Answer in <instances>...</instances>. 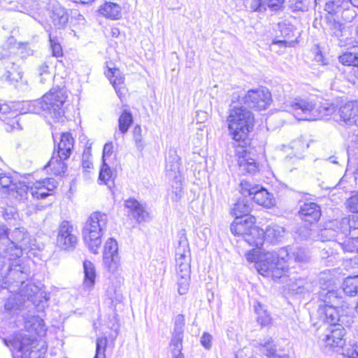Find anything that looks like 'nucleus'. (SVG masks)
Returning a JSON list of instances; mask_svg holds the SVG:
<instances>
[{"mask_svg": "<svg viewBox=\"0 0 358 358\" xmlns=\"http://www.w3.org/2000/svg\"><path fill=\"white\" fill-rule=\"evenodd\" d=\"M254 121L252 113L243 106L231 108L227 120L230 136L238 143L239 149L236 152L238 169L242 174L254 173L257 169L255 159L250 157V153L243 148L245 140L253 127Z\"/></svg>", "mask_w": 358, "mask_h": 358, "instance_id": "obj_1", "label": "nucleus"}, {"mask_svg": "<svg viewBox=\"0 0 358 358\" xmlns=\"http://www.w3.org/2000/svg\"><path fill=\"white\" fill-rule=\"evenodd\" d=\"M7 276L3 278L1 287L10 293H16L24 302L29 301L38 305L42 301L43 292L36 285L27 282L30 275L29 268L22 264H10L6 268Z\"/></svg>", "mask_w": 358, "mask_h": 358, "instance_id": "obj_2", "label": "nucleus"}, {"mask_svg": "<svg viewBox=\"0 0 358 358\" xmlns=\"http://www.w3.org/2000/svg\"><path fill=\"white\" fill-rule=\"evenodd\" d=\"M57 185L55 179L48 178L37 180L31 187H28L22 182H14L9 175L0 173V189L20 201L27 200L29 193L34 199H45L52 194Z\"/></svg>", "mask_w": 358, "mask_h": 358, "instance_id": "obj_3", "label": "nucleus"}, {"mask_svg": "<svg viewBox=\"0 0 358 358\" xmlns=\"http://www.w3.org/2000/svg\"><path fill=\"white\" fill-rule=\"evenodd\" d=\"M0 239L3 253L8 257L9 266L20 264L19 257L23 250L31 251L38 248L36 240L31 239L24 228H15L8 233L6 225L0 224Z\"/></svg>", "mask_w": 358, "mask_h": 358, "instance_id": "obj_4", "label": "nucleus"}, {"mask_svg": "<svg viewBox=\"0 0 358 358\" xmlns=\"http://www.w3.org/2000/svg\"><path fill=\"white\" fill-rule=\"evenodd\" d=\"M290 111L299 120L315 121L326 118L336 111L334 104L324 103L317 106L313 101L301 97L289 103Z\"/></svg>", "mask_w": 358, "mask_h": 358, "instance_id": "obj_5", "label": "nucleus"}, {"mask_svg": "<svg viewBox=\"0 0 358 358\" xmlns=\"http://www.w3.org/2000/svg\"><path fill=\"white\" fill-rule=\"evenodd\" d=\"M108 215L101 212H94L85 222L82 234L85 243L90 250L97 254L101 245V237L106 229Z\"/></svg>", "mask_w": 358, "mask_h": 358, "instance_id": "obj_6", "label": "nucleus"}, {"mask_svg": "<svg viewBox=\"0 0 358 358\" xmlns=\"http://www.w3.org/2000/svg\"><path fill=\"white\" fill-rule=\"evenodd\" d=\"M255 267L259 273L272 278H280L288 271V265L285 259H282L280 250L278 253L267 252L262 254Z\"/></svg>", "mask_w": 358, "mask_h": 358, "instance_id": "obj_7", "label": "nucleus"}, {"mask_svg": "<svg viewBox=\"0 0 358 358\" xmlns=\"http://www.w3.org/2000/svg\"><path fill=\"white\" fill-rule=\"evenodd\" d=\"M347 236H352V238H358L357 216L335 220L331 223L329 227L321 231V238L327 240L336 237H338V240H343Z\"/></svg>", "mask_w": 358, "mask_h": 358, "instance_id": "obj_8", "label": "nucleus"}, {"mask_svg": "<svg viewBox=\"0 0 358 358\" xmlns=\"http://www.w3.org/2000/svg\"><path fill=\"white\" fill-rule=\"evenodd\" d=\"M7 346L10 344L13 348L21 352L22 358H44L46 349L43 346L38 347L37 341L30 336L20 334L13 341L4 340Z\"/></svg>", "mask_w": 358, "mask_h": 358, "instance_id": "obj_9", "label": "nucleus"}, {"mask_svg": "<svg viewBox=\"0 0 358 358\" xmlns=\"http://www.w3.org/2000/svg\"><path fill=\"white\" fill-rule=\"evenodd\" d=\"M66 99L67 95L64 89L53 87L50 90L43 96V100L48 108V115L55 120L62 119L65 113L64 103Z\"/></svg>", "mask_w": 358, "mask_h": 358, "instance_id": "obj_10", "label": "nucleus"}, {"mask_svg": "<svg viewBox=\"0 0 358 358\" xmlns=\"http://www.w3.org/2000/svg\"><path fill=\"white\" fill-rule=\"evenodd\" d=\"M244 99L249 107L257 110L266 109L272 101L271 94L266 87L248 90Z\"/></svg>", "mask_w": 358, "mask_h": 358, "instance_id": "obj_11", "label": "nucleus"}, {"mask_svg": "<svg viewBox=\"0 0 358 358\" xmlns=\"http://www.w3.org/2000/svg\"><path fill=\"white\" fill-rule=\"evenodd\" d=\"M78 238L73 234V227L69 221H63L59 226L57 244L60 248L70 250L75 248Z\"/></svg>", "mask_w": 358, "mask_h": 358, "instance_id": "obj_12", "label": "nucleus"}, {"mask_svg": "<svg viewBox=\"0 0 358 358\" xmlns=\"http://www.w3.org/2000/svg\"><path fill=\"white\" fill-rule=\"evenodd\" d=\"M117 251V241L112 238H108L104 245L103 261L105 266L111 273L117 271L120 266Z\"/></svg>", "mask_w": 358, "mask_h": 358, "instance_id": "obj_13", "label": "nucleus"}, {"mask_svg": "<svg viewBox=\"0 0 358 358\" xmlns=\"http://www.w3.org/2000/svg\"><path fill=\"white\" fill-rule=\"evenodd\" d=\"M327 333L322 338L327 346L331 348H342L345 344L343 338L345 331L342 324L329 326L326 328Z\"/></svg>", "mask_w": 358, "mask_h": 358, "instance_id": "obj_14", "label": "nucleus"}, {"mask_svg": "<svg viewBox=\"0 0 358 358\" xmlns=\"http://www.w3.org/2000/svg\"><path fill=\"white\" fill-rule=\"evenodd\" d=\"M338 114L345 124L358 125V101H348L341 106Z\"/></svg>", "mask_w": 358, "mask_h": 358, "instance_id": "obj_15", "label": "nucleus"}, {"mask_svg": "<svg viewBox=\"0 0 358 358\" xmlns=\"http://www.w3.org/2000/svg\"><path fill=\"white\" fill-rule=\"evenodd\" d=\"M125 207L129 210L128 213L138 223L148 222L150 219V213L146 210L143 204L134 199L125 201Z\"/></svg>", "mask_w": 358, "mask_h": 358, "instance_id": "obj_16", "label": "nucleus"}, {"mask_svg": "<svg viewBox=\"0 0 358 358\" xmlns=\"http://www.w3.org/2000/svg\"><path fill=\"white\" fill-rule=\"evenodd\" d=\"M317 316L320 321L329 324V326L340 324L338 322L341 321L338 310L333 305H320L317 310Z\"/></svg>", "mask_w": 358, "mask_h": 358, "instance_id": "obj_17", "label": "nucleus"}, {"mask_svg": "<svg viewBox=\"0 0 358 358\" xmlns=\"http://www.w3.org/2000/svg\"><path fill=\"white\" fill-rule=\"evenodd\" d=\"M255 222L256 218L254 216L235 218L231 224V231L233 234L243 238L255 227Z\"/></svg>", "mask_w": 358, "mask_h": 358, "instance_id": "obj_18", "label": "nucleus"}, {"mask_svg": "<svg viewBox=\"0 0 358 358\" xmlns=\"http://www.w3.org/2000/svg\"><path fill=\"white\" fill-rule=\"evenodd\" d=\"M16 62L17 59L11 58L9 61L3 62L6 72L1 78V80L7 81L10 84H15L22 78L23 72Z\"/></svg>", "mask_w": 358, "mask_h": 358, "instance_id": "obj_19", "label": "nucleus"}, {"mask_svg": "<svg viewBox=\"0 0 358 358\" xmlns=\"http://www.w3.org/2000/svg\"><path fill=\"white\" fill-rule=\"evenodd\" d=\"M299 215L303 221L315 223L321 216L320 207L314 202L304 203L300 208Z\"/></svg>", "mask_w": 358, "mask_h": 358, "instance_id": "obj_20", "label": "nucleus"}, {"mask_svg": "<svg viewBox=\"0 0 358 358\" xmlns=\"http://www.w3.org/2000/svg\"><path fill=\"white\" fill-rule=\"evenodd\" d=\"M56 152L63 155V157L69 158L74 145V139L69 132L62 133L59 137Z\"/></svg>", "mask_w": 358, "mask_h": 358, "instance_id": "obj_21", "label": "nucleus"}, {"mask_svg": "<svg viewBox=\"0 0 358 358\" xmlns=\"http://www.w3.org/2000/svg\"><path fill=\"white\" fill-rule=\"evenodd\" d=\"M50 6V17L52 22L58 27H64L69 20V15L66 10L57 1H53Z\"/></svg>", "mask_w": 358, "mask_h": 358, "instance_id": "obj_22", "label": "nucleus"}, {"mask_svg": "<svg viewBox=\"0 0 358 358\" xmlns=\"http://www.w3.org/2000/svg\"><path fill=\"white\" fill-rule=\"evenodd\" d=\"M281 257L285 259L286 264L291 263L292 261L296 263H305L309 260V255L308 252L302 248H297L293 251L288 252L286 249L282 248L280 250Z\"/></svg>", "mask_w": 358, "mask_h": 358, "instance_id": "obj_23", "label": "nucleus"}, {"mask_svg": "<svg viewBox=\"0 0 358 358\" xmlns=\"http://www.w3.org/2000/svg\"><path fill=\"white\" fill-rule=\"evenodd\" d=\"M68 158L63 157V155L56 152L54 150L52 156L45 168L48 167L54 175L60 176L64 173L66 166L64 162Z\"/></svg>", "mask_w": 358, "mask_h": 358, "instance_id": "obj_24", "label": "nucleus"}, {"mask_svg": "<svg viewBox=\"0 0 358 358\" xmlns=\"http://www.w3.org/2000/svg\"><path fill=\"white\" fill-rule=\"evenodd\" d=\"M249 245L260 248L264 243V230L255 226L243 238Z\"/></svg>", "mask_w": 358, "mask_h": 358, "instance_id": "obj_25", "label": "nucleus"}, {"mask_svg": "<svg viewBox=\"0 0 358 358\" xmlns=\"http://www.w3.org/2000/svg\"><path fill=\"white\" fill-rule=\"evenodd\" d=\"M84 280L83 287L86 289H92L96 282V268L92 262L90 261H85L83 262Z\"/></svg>", "mask_w": 358, "mask_h": 358, "instance_id": "obj_26", "label": "nucleus"}, {"mask_svg": "<svg viewBox=\"0 0 358 358\" xmlns=\"http://www.w3.org/2000/svg\"><path fill=\"white\" fill-rule=\"evenodd\" d=\"M252 195L254 201L259 206L271 208L274 205V199L272 195L264 187L259 186Z\"/></svg>", "mask_w": 358, "mask_h": 358, "instance_id": "obj_27", "label": "nucleus"}, {"mask_svg": "<svg viewBox=\"0 0 358 358\" xmlns=\"http://www.w3.org/2000/svg\"><path fill=\"white\" fill-rule=\"evenodd\" d=\"M256 347L261 354L268 358H280L276 353V348L273 340L271 337H266L261 340Z\"/></svg>", "mask_w": 358, "mask_h": 358, "instance_id": "obj_28", "label": "nucleus"}, {"mask_svg": "<svg viewBox=\"0 0 358 358\" xmlns=\"http://www.w3.org/2000/svg\"><path fill=\"white\" fill-rule=\"evenodd\" d=\"M185 317L182 314L178 315L174 319V327L171 335L170 343H182L184 335Z\"/></svg>", "mask_w": 358, "mask_h": 358, "instance_id": "obj_29", "label": "nucleus"}, {"mask_svg": "<svg viewBox=\"0 0 358 358\" xmlns=\"http://www.w3.org/2000/svg\"><path fill=\"white\" fill-rule=\"evenodd\" d=\"M99 13L106 18L115 20L121 17V8L115 3L106 2L99 8Z\"/></svg>", "mask_w": 358, "mask_h": 358, "instance_id": "obj_30", "label": "nucleus"}, {"mask_svg": "<svg viewBox=\"0 0 358 358\" xmlns=\"http://www.w3.org/2000/svg\"><path fill=\"white\" fill-rule=\"evenodd\" d=\"M251 211V202L246 197L240 198L234 205L232 214L235 218L252 216L250 215Z\"/></svg>", "mask_w": 358, "mask_h": 358, "instance_id": "obj_31", "label": "nucleus"}, {"mask_svg": "<svg viewBox=\"0 0 358 358\" xmlns=\"http://www.w3.org/2000/svg\"><path fill=\"white\" fill-rule=\"evenodd\" d=\"M322 241H335L338 246H340L344 252H357L358 248V238H352V236H347L343 240H338V237L327 240L322 238Z\"/></svg>", "mask_w": 358, "mask_h": 358, "instance_id": "obj_32", "label": "nucleus"}, {"mask_svg": "<svg viewBox=\"0 0 358 358\" xmlns=\"http://www.w3.org/2000/svg\"><path fill=\"white\" fill-rule=\"evenodd\" d=\"M285 229L282 227L273 224L268 226L264 231V241L266 239L271 243L280 241Z\"/></svg>", "mask_w": 358, "mask_h": 358, "instance_id": "obj_33", "label": "nucleus"}, {"mask_svg": "<svg viewBox=\"0 0 358 358\" xmlns=\"http://www.w3.org/2000/svg\"><path fill=\"white\" fill-rule=\"evenodd\" d=\"M176 264H184L187 257L190 259L189 243L185 237L180 238L178 247L176 249Z\"/></svg>", "mask_w": 358, "mask_h": 358, "instance_id": "obj_34", "label": "nucleus"}, {"mask_svg": "<svg viewBox=\"0 0 358 358\" xmlns=\"http://www.w3.org/2000/svg\"><path fill=\"white\" fill-rule=\"evenodd\" d=\"M24 107H26L27 112L34 113V114H43L46 116L48 115V108H46V104L43 100V97L41 99H36L32 101H26L24 103Z\"/></svg>", "mask_w": 358, "mask_h": 358, "instance_id": "obj_35", "label": "nucleus"}, {"mask_svg": "<svg viewBox=\"0 0 358 358\" xmlns=\"http://www.w3.org/2000/svg\"><path fill=\"white\" fill-rule=\"evenodd\" d=\"M346 5H349V0H327L324 10L329 14L339 17V13Z\"/></svg>", "mask_w": 358, "mask_h": 358, "instance_id": "obj_36", "label": "nucleus"}, {"mask_svg": "<svg viewBox=\"0 0 358 358\" xmlns=\"http://www.w3.org/2000/svg\"><path fill=\"white\" fill-rule=\"evenodd\" d=\"M308 147V143L303 138L296 139L290 143V148L292 150V155L297 160L303 158V153Z\"/></svg>", "mask_w": 358, "mask_h": 358, "instance_id": "obj_37", "label": "nucleus"}, {"mask_svg": "<svg viewBox=\"0 0 358 358\" xmlns=\"http://www.w3.org/2000/svg\"><path fill=\"white\" fill-rule=\"evenodd\" d=\"M176 272L178 278V292L180 295L185 294L189 287L191 272H188L187 275L185 274L183 271H180V270H177Z\"/></svg>", "mask_w": 358, "mask_h": 358, "instance_id": "obj_38", "label": "nucleus"}, {"mask_svg": "<svg viewBox=\"0 0 358 358\" xmlns=\"http://www.w3.org/2000/svg\"><path fill=\"white\" fill-rule=\"evenodd\" d=\"M343 290L350 296L358 294V275L345 278L343 283Z\"/></svg>", "mask_w": 358, "mask_h": 358, "instance_id": "obj_39", "label": "nucleus"}, {"mask_svg": "<svg viewBox=\"0 0 358 358\" xmlns=\"http://www.w3.org/2000/svg\"><path fill=\"white\" fill-rule=\"evenodd\" d=\"M133 122V116L131 112L124 110L118 120V128L122 134H126Z\"/></svg>", "mask_w": 358, "mask_h": 358, "instance_id": "obj_40", "label": "nucleus"}, {"mask_svg": "<svg viewBox=\"0 0 358 358\" xmlns=\"http://www.w3.org/2000/svg\"><path fill=\"white\" fill-rule=\"evenodd\" d=\"M338 297V292L334 289V287L329 289L320 290L318 293L319 299L326 304L335 303L336 300H337Z\"/></svg>", "mask_w": 358, "mask_h": 358, "instance_id": "obj_41", "label": "nucleus"}, {"mask_svg": "<svg viewBox=\"0 0 358 358\" xmlns=\"http://www.w3.org/2000/svg\"><path fill=\"white\" fill-rule=\"evenodd\" d=\"M23 303L24 301L19 296L17 292L13 293L4 303V310L8 312L15 311L18 310Z\"/></svg>", "mask_w": 358, "mask_h": 358, "instance_id": "obj_42", "label": "nucleus"}, {"mask_svg": "<svg viewBox=\"0 0 358 358\" xmlns=\"http://www.w3.org/2000/svg\"><path fill=\"white\" fill-rule=\"evenodd\" d=\"M339 62L345 66H352L353 68L358 66V53L345 52L338 57Z\"/></svg>", "mask_w": 358, "mask_h": 358, "instance_id": "obj_43", "label": "nucleus"}, {"mask_svg": "<svg viewBox=\"0 0 358 358\" xmlns=\"http://www.w3.org/2000/svg\"><path fill=\"white\" fill-rule=\"evenodd\" d=\"M321 290L333 287L335 284V279L330 273V271L321 273L318 278Z\"/></svg>", "mask_w": 358, "mask_h": 358, "instance_id": "obj_44", "label": "nucleus"}, {"mask_svg": "<svg viewBox=\"0 0 358 358\" xmlns=\"http://www.w3.org/2000/svg\"><path fill=\"white\" fill-rule=\"evenodd\" d=\"M133 140L136 149L139 152H142L145 146V143L142 134V129L138 124L136 125L133 129Z\"/></svg>", "mask_w": 358, "mask_h": 358, "instance_id": "obj_45", "label": "nucleus"}, {"mask_svg": "<svg viewBox=\"0 0 358 358\" xmlns=\"http://www.w3.org/2000/svg\"><path fill=\"white\" fill-rule=\"evenodd\" d=\"M106 75L109 78L110 83L113 87L116 85H122L124 78L120 74V72L117 69H109Z\"/></svg>", "mask_w": 358, "mask_h": 358, "instance_id": "obj_46", "label": "nucleus"}, {"mask_svg": "<svg viewBox=\"0 0 358 358\" xmlns=\"http://www.w3.org/2000/svg\"><path fill=\"white\" fill-rule=\"evenodd\" d=\"M326 20L331 34L338 38L342 36L343 29V24H341L338 21H336L335 19L327 17Z\"/></svg>", "mask_w": 358, "mask_h": 358, "instance_id": "obj_47", "label": "nucleus"}, {"mask_svg": "<svg viewBox=\"0 0 358 358\" xmlns=\"http://www.w3.org/2000/svg\"><path fill=\"white\" fill-rule=\"evenodd\" d=\"M37 74L40 78V83L41 84L46 83L52 78V74L50 71L49 66L45 62L38 66Z\"/></svg>", "mask_w": 358, "mask_h": 358, "instance_id": "obj_48", "label": "nucleus"}, {"mask_svg": "<svg viewBox=\"0 0 358 358\" xmlns=\"http://www.w3.org/2000/svg\"><path fill=\"white\" fill-rule=\"evenodd\" d=\"M108 345L106 337H99L96 341V354L94 358H106V349Z\"/></svg>", "mask_w": 358, "mask_h": 358, "instance_id": "obj_49", "label": "nucleus"}, {"mask_svg": "<svg viewBox=\"0 0 358 358\" xmlns=\"http://www.w3.org/2000/svg\"><path fill=\"white\" fill-rule=\"evenodd\" d=\"M354 6L352 2L349 0V5L343 6V9L339 13V17H341L343 20L346 22H351L356 16V12L354 9Z\"/></svg>", "mask_w": 358, "mask_h": 358, "instance_id": "obj_50", "label": "nucleus"}, {"mask_svg": "<svg viewBox=\"0 0 358 358\" xmlns=\"http://www.w3.org/2000/svg\"><path fill=\"white\" fill-rule=\"evenodd\" d=\"M265 1L266 8L275 13L285 9V0H265Z\"/></svg>", "mask_w": 358, "mask_h": 358, "instance_id": "obj_51", "label": "nucleus"}, {"mask_svg": "<svg viewBox=\"0 0 358 358\" xmlns=\"http://www.w3.org/2000/svg\"><path fill=\"white\" fill-rule=\"evenodd\" d=\"M278 27L282 36L289 38L292 36L294 27L289 22L286 20L280 22Z\"/></svg>", "mask_w": 358, "mask_h": 358, "instance_id": "obj_52", "label": "nucleus"}, {"mask_svg": "<svg viewBox=\"0 0 358 358\" xmlns=\"http://www.w3.org/2000/svg\"><path fill=\"white\" fill-rule=\"evenodd\" d=\"M112 178L113 172L110 170V166L103 161L102 167L99 172V179L106 185H108V182H109Z\"/></svg>", "mask_w": 358, "mask_h": 358, "instance_id": "obj_53", "label": "nucleus"}, {"mask_svg": "<svg viewBox=\"0 0 358 358\" xmlns=\"http://www.w3.org/2000/svg\"><path fill=\"white\" fill-rule=\"evenodd\" d=\"M241 187V194L246 196H252L255 191H257V189L259 187L257 185H252L250 182L247 180H243L241 181L240 184Z\"/></svg>", "mask_w": 358, "mask_h": 358, "instance_id": "obj_54", "label": "nucleus"}, {"mask_svg": "<svg viewBox=\"0 0 358 358\" xmlns=\"http://www.w3.org/2000/svg\"><path fill=\"white\" fill-rule=\"evenodd\" d=\"M255 311L257 314V322L262 326H266L271 323V317L270 315L266 311L262 309L258 310L255 307Z\"/></svg>", "mask_w": 358, "mask_h": 358, "instance_id": "obj_55", "label": "nucleus"}, {"mask_svg": "<svg viewBox=\"0 0 358 358\" xmlns=\"http://www.w3.org/2000/svg\"><path fill=\"white\" fill-rule=\"evenodd\" d=\"M265 2V0H252L250 9L254 12L264 13L267 9Z\"/></svg>", "mask_w": 358, "mask_h": 358, "instance_id": "obj_56", "label": "nucleus"}, {"mask_svg": "<svg viewBox=\"0 0 358 358\" xmlns=\"http://www.w3.org/2000/svg\"><path fill=\"white\" fill-rule=\"evenodd\" d=\"M169 347L171 358H185L184 355L182 353V343H179L177 345L176 343H170Z\"/></svg>", "mask_w": 358, "mask_h": 358, "instance_id": "obj_57", "label": "nucleus"}, {"mask_svg": "<svg viewBox=\"0 0 358 358\" xmlns=\"http://www.w3.org/2000/svg\"><path fill=\"white\" fill-rule=\"evenodd\" d=\"M305 278L296 279L294 282L290 285V289L295 294H303V285L305 282Z\"/></svg>", "mask_w": 358, "mask_h": 358, "instance_id": "obj_58", "label": "nucleus"}, {"mask_svg": "<svg viewBox=\"0 0 358 358\" xmlns=\"http://www.w3.org/2000/svg\"><path fill=\"white\" fill-rule=\"evenodd\" d=\"M50 47L52 52V55L59 57L62 55V49L61 45L50 35Z\"/></svg>", "mask_w": 358, "mask_h": 358, "instance_id": "obj_59", "label": "nucleus"}, {"mask_svg": "<svg viewBox=\"0 0 358 358\" xmlns=\"http://www.w3.org/2000/svg\"><path fill=\"white\" fill-rule=\"evenodd\" d=\"M343 355L348 358H358V343L345 348Z\"/></svg>", "mask_w": 358, "mask_h": 358, "instance_id": "obj_60", "label": "nucleus"}, {"mask_svg": "<svg viewBox=\"0 0 358 358\" xmlns=\"http://www.w3.org/2000/svg\"><path fill=\"white\" fill-rule=\"evenodd\" d=\"M347 206L350 211L358 213V194L353 195L348 199Z\"/></svg>", "mask_w": 358, "mask_h": 358, "instance_id": "obj_61", "label": "nucleus"}, {"mask_svg": "<svg viewBox=\"0 0 358 358\" xmlns=\"http://www.w3.org/2000/svg\"><path fill=\"white\" fill-rule=\"evenodd\" d=\"M259 248L252 249L249 251L246 255V259L250 262H255V264L259 259V257L262 255L260 253Z\"/></svg>", "mask_w": 358, "mask_h": 358, "instance_id": "obj_62", "label": "nucleus"}, {"mask_svg": "<svg viewBox=\"0 0 358 358\" xmlns=\"http://www.w3.org/2000/svg\"><path fill=\"white\" fill-rule=\"evenodd\" d=\"M13 54V51L10 49H6L3 46H0V60L4 59L6 61H9L11 58L17 59V57L15 56Z\"/></svg>", "mask_w": 358, "mask_h": 358, "instance_id": "obj_63", "label": "nucleus"}, {"mask_svg": "<svg viewBox=\"0 0 358 358\" xmlns=\"http://www.w3.org/2000/svg\"><path fill=\"white\" fill-rule=\"evenodd\" d=\"M212 336L208 333H204L201 338V344L206 350H210L212 346Z\"/></svg>", "mask_w": 358, "mask_h": 358, "instance_id": "obj_64", "label": "nucleus"}]
</instances>
